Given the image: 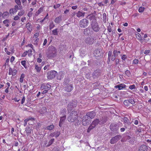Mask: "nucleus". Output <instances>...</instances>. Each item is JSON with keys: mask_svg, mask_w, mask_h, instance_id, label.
Returning <instances> with one entry per match:
<instances>
[{"mask_svg": "<svg viewBox=\"0 0 151 151\" xmlns=\"http://www.w3.org/2000/svg\"><path fill=\"white\" fill-rule=\"evenodd\" d=\"M85 14V12H82L81 11H78L76 13V16L78 18L81 17H83Z\"/></svg>", "mask_w": 151, "mask_h": 151, "instance_id": "16", "label": "nucleus"}, {"mask_svg": "<svg viewBox=\"0 0 151 151\" xmlns=\"http://www.w3.org/2000/svg\"><path fill=\"white\" fill-rule=\"evenodd\" d=\"M28 55L29 56H31L32 55V50H28Z\"/></svg>", "mask_w": 151, "mask_h": 151, "instance_id": "44", "label": "nucleus"}, {"mask_svg": "<svg viewBox=\"0 0 151 151\" xmlns=\"http://www.w3.org/2000/svg\"><path fill=\"white\" fill-rule=\"evenodd\" d=\"M99 119H96L92 122V124L93 126H95V127L99 123Z\"/></svg>", "mask_w": 151, "mask_h": 151, "instance_id": "24", "label": "nucleus"}, {"mask_svg": "<svg viewBox=\"0 0 151 151\" xmlns=\"http://www.w3.org/2000/svg\"><path fill=\"white\" fill-rule=\"evenodd\" d=\"M26 131L28 134H29L31 132V129L29 127H27L26 129Z\"/></svg>", "mask_w": 151, "mask_h": 151, "instance_id": "35", "label": "nucleus"}, {"mask_svg": "<svg viewBox=\"0 0 151 151\" xmlns=\"http://www.w3.org/2000/svg\"><path fill=\"white\" fill-rule=\"evenodd\" d=\"M15 2L18 5L21 4V2L20 0H15Z\"/></svg>", "mask_w": 151, "mask_h": 151, "instance_id": "52", "label": "nucleus"}, {"mask_svg": "<svg viewBox=\"0 0 151 151\" xmlns=\"http://www.w3.org/2000/svg\"><path fill=\"white\" fill-rule=\"evenodd\" d=\"M24 77V74H22L20 78L19 79V81L21 83H22L23 81V79Z\"/></svg>", "mask_w": 151, "mask_h": 151, "instance_id": "33", "label": "nucleus"}, {"mask_svg": "<svg viewBox=\"0 0 151 151\" xmlns=\"http://www.w3.org/2000/svg\"><path fill=\"white\" fill-rule=\"evenodd\" d=\"M17 72L16 70H13L11 68H10L9 70V75H12V76H15Z\"/></svg>", "mask_w": 151, "mask_h": 151, "instance_id": "15", "label": "nucleus"}, {"mask_svg": "<svg viewBox=\"0 0 151 151\" xmlns=\"http://www.w3.org/2000/svg\"><path fill=\"white\" fill-rule=\"evenodd\" d=\"M54 139H51L49 142V144L50 145H51L53 143V142H54Z\"/></svg>", "mask_w": 151, "mask_h": 151, "instance_id": "51", "label": "nucleus"}, {"mask_svg": "<svg viewBox=\"0 0 151 151\" xmlns=\"http://www.w3.org/2000/svg\"><path fill=\"white\" fill-rule=\"evenodd\" d=\"M47 112V108L45 107H42L39 110V113L41 114H43Z\"/></svg>", "mask_w": 151, "mask_h": 151, "instance_id": "18", "label": "nucleus"}, {"mask_svg": "<svg viewBox=\"0 0 151 151\" xmlns=\"http://www.w3.org/2000/svg\"><path fill=\"white\" fill-rule=\"evenodd\" d=\"M136 37L141 43H143V40H142V36L140 34L137 33L136 34Z\"/></svg>", "mask_w": 151, "mask_h": 151, "instance_id": "19", "label": "nucleus"}, {"mask_svg": "<svg viewBox=\"0 0 151 151\" xmlns=\"http://www.w3.org/2000/svg\"><path fill=\"white\" fill-rule=\"evenodd\" d=\"M95 114L93 111L90 112L88 113L86 116H88L89 117V119L90 120V119L93 118L95 116Z\"/></svg>", "mask_w": 151, "mask_h": 151, "instance_id": "12", "label": "nucleus"}, {"mask_svg": "<svg viewBox=\"0 0 151 151\" xmlns=\"http://www.w3.org/2000/svg\"><path fill=\"white\" fill-rule=\"evenodd\" d=\"M48 51L47 53V57L51 58L55 56L56 53V50L55 47L50 46L48 48Z\"/></svg>", "mask_w": 151, "mask_h": 151, "instance_id": "3", "label": "nucleus"}, {"mask_svg": "<svg viewBox=\"0 0 151 151\" xmlns=\"http://www.w3.org/2000/svg\"><path fill=\"white\" fill-rule=\"evenodd\" d=\"M145 9V8L144 7H140L138 9V11L139 12L141 13L143 12Z\"/></svg>", "mask_w": 151, "mask_h": 151, "instance_id": "39", "label": "nucleus"}, {"mask_svg": "<svg viewBox=\"0 0 151 151\" xmlns=\"http://www.w3.org/2000/svg\"><path fill=\"white\" fill-rule=\"evenodd\" d=\"M51 88V86L48 84H43L40 87L41 90H49Z\"/></svg>", "mask_w": 151, "mask_h": 151, "instance_id": "9", "label": "nucleus"}, {"mask_svg": "<svg viewBox=\"0 0 151 151\" xmlns=\"http://www.w3.org/2000/svg\"><path fill=\"white\" fill-rule=\"evenodd\" d=\"M19 19V17L17 15L14 18V19L15 20H18Z\"/></svg>", "mask_w": 151, "mask_h": 151, "instance_id": "63", "label": "nucleus"}, {"mask_svg": "<svg viewBox=\"0 0 151 151\" xmlns=\"http://www.w3.org/2000/svg\"><path fill=\"white\" fill-rule=\"evenodd\" d=\"M139 61L138 60L135 59L132 62V63L133 64H137L138 63Z\"/></svg>", "mask_w": 151, "mask_h": 151, "instance_id": "47", "label": "nucleus"}, {"mask_svg": "<svg viewBox=\"0 0 151 151\" xmlns=\"http://www.w3.org/2000/svg\"><path fill=\"white\" fill-rule=\"evenodd\" d=\"M4 51L8 55H10L11 54V52L8 51L7 49L6 48H4Z\"/></svg>", "mask_w": 151, "mask_h": 151, "instance_id": "48", "label": "nucleus"}, {"mask_svg": "<svg viewBox=\"0 0 151 151\" xmlns=\"http://www.w3.org/2000/svg\"><path fill=\"white\" fill-rule=\"evenodd\" d=\"M28 53V51H25L22 54V57H25L26 55H27Z\"/></svg>", "mask_w": 151, "mask_h": 151, "instance_id": "50", "label": "nucleus"}, {"mask_svg": "<svg viewBox=\"0 0 151 151\" xmlns=\"http://www.w3.org/2000/svg\"><path fill=\"white\" fill-rule=\"evenodd\" d=\"M34 118H33L32 117H29L28 118L24 120V121L26 122H27L29 120H31L32 121V120H34Z\"/></svg>", "mask_w": 151, "mask_h": 151, "instance_id": "40", "label": "nucleus"}, {"mask_svg": "<svg viewBox=\"0 0 151 151\" xmlns=\"http://www.w3.org/2000/svg\"><path fill=\"white\" fill-rule=\"evenodd\" d=\"M50 65H47L46 66H45L44 68V70H46L47 69V68L49 67Z\"/></svg>", "mask_w": 151, "mask_h": 151, "instance_id": "64", "label": "nucleus"}, {"mask_svg": "<svg viewBox=\"0 0 151 151\" xmlns=\"http://www.w3.org/2000/svg\"><path fill=\"white\" fill-rule=\"evenodd\" d=\"M42 11H43V8H40L39 9L38 11L37 12V14H39Z\"/></svg>", "mask_w": 151, "mask_h": 151, "instance_id": "54", "label": "nucleus"}, {"mask_svg": "<svg viewBox=\"0 0 151 151\" xmlns=\"http://www.w3.org/2000/svg\"><path fill=\"white\" fill-rule=\"evenodd\" d=\"M60 5L59 4H58L56 5H54L53 6L54 8L55 9H56L60 6Z\"/></svg>", "mask_w": 151, "mask_h": 151, "instance_id": "53", "label": "nucleus"}, {"mask_svg": "<svg viewBox=\"0 0 151 151\" xmlns=\"http://www.w3.org/2000/svg\"><path fill=\"white\" fill-rule=\"evenodd\" d=\"M126 86L124 84L121 83L115 86L114 87L116 88H118L119 90H121L126 88Z\"/></svg>", "mask_w": 151, "mask_h": 151, "instance_id": "11", "label": "nucleus"}, {"mask_svg": "<svg viewBox=\"0 0 151 151\" xmlns=\"http://www.w3.org/2000/svg\"><path fill=\"white\" fill-rule=\"evenodd\" d=\"M89 19L91 20H93L91 25V27L92 30L95 32H98L100 28L98 24L95 22L96 20L95 17L93 15H91L89 17Z\"/></svg>", "mask_w": 151, "mask_h": 151, "instance_id": "2", "label": "nucleus"}, {"mask_svg": "<svg viewBox=\"0 0 151 151\" xmlns=\"http://www.w3.org/2000/svg\"><path fill=\"white\" fill-rule=\"evenodd\" d=\"M93 39L90 37H89L86 38V42L87 43H92Z\"/></svg>", "mask_w": 151, "mask_h": 151, "instance_id": "23", "label": "nucleus"}, {"mask_svg": "<svg viewBox=\"0 0 151 151\" xmlns=\"http://www.w3.org/2000/svg\"><path fill=\"white\" fill-rule=\"evenodd\" d=\"M69 122H75L78 124V123L80 124L79 119H78V114L77 112L74 110L72 111L68 115L67 118Z\"/></svg>", "mask_w": 151, "mask_h": 151, "instance_id": "1", "label": "nucleus"}, {"mask_svg": "<svg viewBox=\"0 0 151 151\" xmlns=\"http://www.w3.org/2000/svg\"><path fill=\"white\" fill-rule=\"evenodd\" d=\"M22 65L25 68H27V67L26 65V62L25 60H22L21 62Z\"/></svg>", "mask_w": 151, "mask_h": 151, "instance_id": "32", "label": "nucleus"}, {"mask_svg": "<svg viewBox=\"0 0 151 151\" xmlns=\"http://www.w3.org/2000/svg\"><path fill=\"white\" fill-rule=\"evenodd\" d=\"M26 47H30L33 50V52H35V50L34 49H33V46L32 45V44H28L27 45H26Z\"/></svg>", "mask_w": 151, "mask_h": 151, "instance_id": "42", "label": "nucleus"}, {"mask_svg": "<svg viewBox=\"0 0 151 151\" xmlns=\"http://www.w3.org/2000/svg\"><path fill=\"white\" fill-rule=\"evenodd\" d=\"M88 24V21L86 19H84L80 20L79 22V25L81 27L85 28Z\"/></svg>", "mask_w": 151, "mask_h": 151, "instance_id": "4", "label": "nucleus"}, {"mask_svg": "<svg viewBox=\"0 0 151 151\" xmlns=\"http://www.w3.org/2000/svg\"><path fill=\"white\" fill-rule=\"evenodd\" d=\"M76 106V103L75 102H70L68 105V112L72 111L73 109Z\"/></svg>", "mask_w": 151, "mask_h": 151, "instance_id": "7", "label": "nucleus"}, {"mask_svg": "<svg viewBox=\"0 0 151 151\" xmlns=\"http://www.w3.org/2000/svg\"><path fill=\"white\" fill-rule=\"evenodd\" d=\"M120 53L121 52L120 51H117L116 50H114L113 52V55L116 57L118 55V54H120Z\"/></svg>", "mask_w": 151, "mask_h": 151, "instance_id": "26", "label": "nucleus"}, {"mask_svg": "<svg viewBox=\"0 0 151 151\" xmlns=\"http://www.w3.org/2000/svg\"><path fill=\"white\" fill-rule=\"evenodd\" d=\"M150 50H146L145 51L144 53L145 54L147 55L149 53Z\"/></svg>", "mask_w": 151, "mask_h": 151, "instance_id": "55", "label": "nucleus"}, {"mask_svg": "<svg viewBox=\"0 0 151 151\" xmlns=\"http://www.w3.org/2000/svg\"><path fill=\"white\" fill-rule=\"evenodd\" d=\"M14 59H15L14 57V56H12L11 58L10 62L12 63L14 61Z\"/></svg>", "mask_w": 151, "mask_h": 151, "instance_id": "56", "label": "nucleus"}, {"mask_svg": "<svg viewBox=\"0 0 151 151\" xmlns=\"http://www.w3.org/2000/svg\"><path fill=\"white\" fill-rule=\"evenodd\" d=\"M17 10L13 9H11L9 11V13L11 14H14V13L17 12Z\"/></svg>", "mask_w": 151, "mask_h": 151, "instance_id": "34", "label": "nucleus"}, {"mask_svg": "<svg viewBox=\"0 0 151 151\" xmlns=\"http://www.w3.org/2000/svg\"><path fill=\"white\" fill-rule=\"evenodd\" d=\"M61 18V16L56 18L55 20V22L56 23H59L62 20Z\"/></svg>", "mask_w": 151, "mask_h": 151, "instance_id": "22", "label": "nucleus"}, {"mask_svg": "<svg viewBox=\"0 0 151 151\" xmlns=\"http://www.w3.org/2000/svg\"><path fill=\"white\" fill-rule=\"evenodd\" d=\"M32 12H30L28 14L27 16L29 17H31L32 16Z\"/></svg>", "mask_w": 151, "mask_h": 151, "instance_id": "60", "label": "nucleus"}, {"mask_svg": "<svg viewBox=\"0 0 151 151\" xmlns=\"http://www.w3.org/2000/svg\"><path fill=\"white\" fill-rule=\"evenodd\" d=\"M24 13V11H21L18 13V15L19 16H22Z\"/></svg>", "mask_w": 151, "mask_h": 151, "instance_id": "46", "label": "nucleus"}, {"mask_svg": "<svg viewBox=\"0 0 151 151\" xmlns=\"http://www.w3.org/2000/svg\"><path fill=\"white\" fill-rule=\"evenodd\" d=\"M123 103L124 105L127 106H128L130 105L129 100L124 101Z\"/></svg>", "mask_w": 151, "mask_h": 151, "instance_id": "28", "label": "nucleus"}, {"mask_svg": "<svg viewBox=\"0 0 151 151\" xmlns=\"http://www.w3.org/2000/svg\"><path fill=\"white\" fill-rule=\"evenodd\" d=\"M129 88L131 90L135 89H136V87L135 85L134 84L132 85H130L129 86Z\"/></svg>", "mask_w": 151, "mask_h": 151, "instance_id": "37", "label": "nucleus"}, {"mask_svg": "<svg viewBox=\"0 0 151 151\" xmlns=\"http://www.w3.org/2000/svg\"><path fill=\"white\" fill-rule=\"evenodd\" d=\"M9 21L8 19H6L5 20H4L3 22V23L5 24V26L6 27H8L9 26Z\"/></svg>", "mask_w": 151, "mask_h": 151, "instance_id": "29", "label": "nucleus"}, {"mask_svg": "<svg viewBox=\"0 0 151 151\" xmlns=\"http://www.w3.org/2000/svg\"><path fill=\"white\" fill-rule=\"evenodd\" d=\"M129 103L130 104H134L135 103V102L134 101V100L132 99H130L129 100Z\"/></svg>", "mask_w": 151, "mask_h": 151, "instance_id": "45", "label": "nucleus"}, {"mask_svg": "<svg viewBox=\"0 0 151 151\" xmlns=\"http://www.w3.org/2000/svg\"><path fill=\"white\" fill-rule=\"evenodd\" d=\"M116 58V57H115V56H114V55H113L112 56H111V60H115V59Z\"/></svg>", "mask_w": 151, "mask_h": 151, "instance_id": "57", "label": "nucleus"}, {"mask_svg": "<svg viewBox=\"0 0 151 151\" xmlns=\"http://www.w3.org/2000/svg\"><path fill=\"white\" fill-rule=\"evenodd\" d=\"M82 124L84 126H86L90 123V120L89 119V117L85 116L83 117Z\"/></svg>", "mask_w": 151, "mask_h": 151, "instance_id": "6", "label": "nucleus"}, {"mask_svg": "<svg viewBox=\"0 0 151 151\" xmlns=\"http://www.w3.org/2000/svg\"><path fill=\"white\" fill-rule=\"evenodd\" d=\"M121 136L119 135L115 136L111 139L110 142L112 144H114L119 140Z\"/></svg>", "mask_w": 151, "mask_h": 151, "instance_id": "8", "label": "nucleus"}, {"mask_svg": "<svg viewBox=\"0 0 151 151\" xmlns=\"http://www.w3.org/2000/svg\"><path fill=\"white\" fill-rule=\"evenodd\" d=\"M54 128V126L53 125H51L47 127L45 129L49 130H52Z\"/></svg>", "mask_w": 151, "mask_h": 151, "instance_id": "31", "label": "nucleus"}, {"mask_svg": "<svg viewBox=\"0 0 151 151\" xmlns=\"http://www.w3.org/2000/svg\"><path fill=\"white\" fill-rule=\"evenodd\" d=\"M35 69L37 70V72H39L41 69V67H39L38 65L36 64L35 66Z\"/></svg>", "mask_w": 151, "mask_h": 151, "instance_id": "30", "label": "nucleus"}, {"mask_svg": "<svg viewBox=\"0 0 151 151\" xmlns=\"http://www.w3.org/2000/svg\"><path fill=\"white\" fill-rule=\"evenodd\" d=\"M64 76V73L63 71H60L59 73L57 76V79L58 80H60L62 79Z\"/></svg>", "mask_w": 151, "mask_h": 151, "instance_id": "13", "label": "nucleus"}, {"mask_svg": "<svg viewBox=\"0 0 151 151\" xmlns=\"http://www.w3.org/2000/svg\"><path fill=\"white\" fill-rule=\"evenodd\" d=\"M55 25L53 22H51L50 25V29H52L54 27Z\"/></svg>", "mask_w": 151, "mask_h": 151, "instance_id": "43", "label": "nucleus"}, {"mask_svg": "<svg viewBox=\"0 0 151 151\" xmlns=\"http://www.w3.org/2000/svg\"><path fill=\"white\" fill-rule=\"evenodd\" d=\"M95 126H93L92 124H91L89 126L88 128L87 129V132H88L89 133L90 132V131L93 128H94L95 127Z\"/></svg>", "mask_w": 151, "mask_h": 151, "instance_id": "27", "label": "nucleus"}, {"mask_svg": "<svg viewBox=\"0 0 151 151\" xmlns=\"http://www.w3.org/2000/svg\"><path fill=\"white\" fill-rule=\"evenodd\" d=\"M58 29H56L52 31V34L53 35H58Z\"/></svg>", "mask_w": 151, "mask_h": 151, "instance_id": "36", "label": "nucleus"}, {"mask_svg": "<svg viewBox=\"0 0 151 151\" xmlns=\"http://www.w3.org/2000/svg\"><path fill=\"white\" fill-rule=\"evenodd\" d=\"M147 148L145 145L141 146L139 148V151H147Z\"/></svg>", "mask_w": 151, "mask_h": 151, "instance_id": "17", "label": "nucleus"}, {"mask_svg": "<svg viewBox=\"0 0 151 151\" xmlns=\"http://www.w3.org/2000/svg\"><path fill=\"white\" fill-rule=\"evenodd\" d=\"M9 16V13L8 12H5L2 14V16L3 18H5Z\"/></svg>", "mask_w": 151, "mask_h": 151, "instance_id": "25", "label": "nucleus"}, {"mask_svg": "<svg viewBox=\"0 0 151 151\" xmlns=\"http://www.w3.org/2000/svg\"><path fill=\"white\" fill-rule=\"evenodd\" d=\"M110 128L113 131H116L118 129V127L117 124H112L110 126Z\"/></svg>", "mask_w": 151, "mask_h": 151, "instance_id": "10", "label": "nucleus"}, {"mask_svg": "<svg viewBox=\"0 0 151 151\" xmlns=\"http://www.w3.org/2000/svg\"><path fill=\"white\" fill-rule=\"evenodd\" d=\"M134 124L135 125H137L138 124V120H134Z\"/></svg>", "mask_w": 151, "mask_h": 151, "instance_id": "61", "label": "nucleus"}, {"mask_svg": "<svg viewBox=\"0 0 151 151\" xmlns=\"http://www.w3.org/2000/svg\"><path fill=\"white\" fill-rule=\"evenodd\" d=\"M42 61V60L41 58H38L37 59V61L38 63H40Z\"/></svg>", "mask_w": 151, "mask_h": 151, "instance_id": "58", "label": "nucleus"}, {"mask_svg": "<svg viewBox=\"0 0 151 151\" xmlns=\"http://www.w3.org/2000/svg\"><path fill=\"white\" fill-rule=\"evenodd\" d=\"M121 58L122 60H125L127 58V56L126 55H121Z\"/></svg>", "mask_w": 151, "mask_h": 151, "instance_id": "38", "label": "nucleus"}, {"mask_svg": "<svg viewBox=\"0 0 151 151\" xmlns=\"http://www.w3.org/2000/svg\"><path fill=\"white\" fill-rule=\"evenodd\" d=\"M66 119V116H64L62 117H61L59 124V126L60 127H61L62 124V123L64 122V121L65 120V119Z\"/></svg>", "mask_w": 151, "mask_h": 151, "instance_id": "20", "label": "nucleus"}, {"mask_svg": "<svg viewBox=\"0 0 151 151\" xmlns=\"http://www.w3.org/2000/svg\"><path fill=\"white\" fill-rule=\"evenodd\" d=\"M125 74L128 76H129L130 75V72L128 70H127L125 72Z\"/></svg>", "mask_w": 151, "mask_h": 151, "instance_id": "49", "label": "nucleus"}, {"mask_svg": "<svg viewBox=\"0 0 151 151\" xmlns=\"http://www.w3.org/2000/svg\"><path fill=\"white\" fill-rule=\"evenodd\" d=\"M26 28L29 31H31L32 30V27L31 25V24L28 22V23L26 25Z\"/></svg>", "mask_w": 151, "mask_h": 151, "instance_id": "21", "label": "nucleus"}, {"mask_svg": "<svg viewBox=\"0 0 151 151\" xmlns=\"http://www.w3.org/2000/svg\"><path fill=\"white\" fill-rule=\"evenodd\" d=\"M39 35L38 33H36L34 35V37L35 38H37Z\"/></svg>", "mask_w": 151, "mask_h": 151, "instance_id": "62", "label": "nucleus"}, {"mask_svg": "<svg viewBox=\"0 0 151 151\" xmlns=\"http://www.w3.org/2000/svg\"><path fill=\"white\" fill-rule=\"evenodd\" d=\"M25 100V97L23 96L22 99L21 104H23Z\"/></svg>", "mask_w": 151, "mask_h": 151, "instance_id": "59", "label": "nucleus"}, {"mask_svg": "<svg viewBox=\"0 0 151 151\" xmlns=\"http://www.w3.org/2000/svg\"><path fill=\"white\" fill-rule=\"evenodd\" d=\"M112 55V52L109 51L108 54V60L110 61V58L111 57Z\"/></svg>", "mask_w": 151, "mask_h": 151, "instance_id": "41", "label": "nucleus"}, {"mask_svg": "<svg viewBox=\"0 0 151 151\" xmlns=\"http://www.w3.org/2000/svg\"><path fill=\"white\" fill-rule=\"evenodd\" d=\"M57 72L55 70H51L48 72L47 73V77L48 79H51L55 77Z\"/></svg>", "mask_w": 151, "mask_h": 151, "instance_id": "5", "label": "nucleus"}, {"mask_svg": "<svg viewBox=\"0 0 151 151\" xmlns=\"http://www.w3.org/2000/svg\"><path fill=\"white\" fill-rule=\"evenodd\" d=\"M73 88V86L72 85H68L65 88V90L67 92H70L72 90Z\"/></svg>", "mask_w": 151, "mask_h": 151, "instance_id": "14", "label": "nucleus"}]
</instances>
